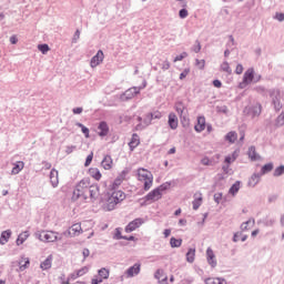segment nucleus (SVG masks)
<instances>
[{
	"instance_id": "48",
	"label": "nucleus",
	"mask_w": 284,
	"mask_h": 284,
	"mask_svg": "<svg viewBox=\"0 0 284 284\" xmlns=\"http://www.w3.org/2000/svg\"><path fill=\"white\" fill-rule=\"evenodd\" d=\"M276 128H282L284 125V111L281 112V114L275 120Z\"/></svg>"
},
{
	"instance_id": "19",
	"label": "nucleus",
	"mask_w": 284,
	"mask_h": 284,
	"mask_svg": "<svg viewBox=\"0 0 284 284\" xmlns=\"http://www.w3.org/2000/svg\"><path fill=\"white\" fill-rule=\"evenodd\" d=\"M49 179L52 187H59V171L57 169H51Z\"/></svg>"
},
{
	"instance_id": "45",
	"label": "nucleus",
	"mask_w": 284,
	"mask_h": 284,
	"mask_svg": "<svg viewBox=\"0 0 284 284\" xmlns=\"http://www.w3.org/2000/svg\"><path fill=\"white\" fill-rule=\"evenodd\" d=\"M38 50L41 54H48L50 52V45L48 43H40L38 44Z\"/></svg>"
},
{
	"instance_id": "38",
	"label": "nucleus",
	"mask_w": 284,
	"mask_h": 284,
	"mask_svg": "<svg viewBox=\"0 0 284 284\" xmlns=\"http://www.w3.org/2000/svg\"><path fill=\"white\" fill-rule=\"evenodd\" d=\"M156 187H158L160 194H162V196H163V193L168 192V190H170L172 187V182H170V181L164 182Z\"/></svg>"
},
{
	"instance_id": "35",
	"label": "nucleus",
	"mask_w": 284,
	"mask_h": 284,
	"mask_svg": "<svg viewBox=\"0 0 284 284\" xmlns=\"http://www.w3.org/2000/svg\"><path fill=\"white\" fill-rule=\"evenodd\" d=\"M253 91L261 94V97H267V94H270V90L264 85H256L253 88Z\"/></svg>"
},
{
	"instance_id": "18",
	"label": "nucleus",
	"mask_w": 284,
	"mask_h": 284,
	"mask_svg": "<svg viewBox=\"0 0 284 284\" xmlns=\"http://www.w3.org/2000/svg\"><path fill=\"white\" fill-rule=\"evenodd\" d=\"M247 156H248L250 161H252V162L261 161V154H258V152H256L255 145L248 146Z\"/></svg>"
},
{
	"instance_id": "2",
	"label": "nucleus",
	"mask_w": 284,
	"mask_h": 284,
	"mask_svg": "<svg viewBox=\"0 0 284 284\" xmlns=\"http://www.w3.org/2000/svg\"><path fill=\"white\" fill-rule=\"evenodd\" d=\"M138 181L144 182L143 190L144 192H150L152 185L154 184V175L151 171L145 168H139L136 171Z\"/></svg>"
},
{
	"instance_id": "27",
	"label": "nucleus",
	"mask_w": 284,
	"mask_h": 284,
	"mask_svg": "<svg viewBox=\"0 0 284 284\" xmlns=\"http://www.w3.org/2000/svg\"><path fill=\"white\" fill-rule=\"evenodd\" d=\"M274 170V162H267L266 164L262 165L258 174L265 176V174H270Z\"/></svg>"
},
{
	"instance_id": "31",
	"label": "nucleus",
	"mask_w": 284,
	"mask_h": 284,
	"mask_svg": "<svg viewBox=\"0 0 284 284\" xmlns=\"http://www.w3.org/2000/svg\"><path fill=\"white\" fill-rule=\"evenodd\" d=\"M23 168H26V162L24 161H17L16 163H13L11 174L12 175L19 174V172H21V170H23Z\"/></svg>"
},
{
	"instance_id": "50",
	"label": "nucleus",
	"mask_w": 284,
	"mask_h": 284,
	"mask_svg": "<svg viewBox=\"0 0 284 284\" xmlns=\"http://www.w3.org/2000/svg\"><path fill=\"white\" fill-rule=\"evenodd\" d=\"M149 115L151 116L152 121H154V119H163V113H161V111L149 112Z\"/></svg>"
},
{
	"instance_id": "57",
	"label": "nucleus",
	"mask_w": 284,
	"mask_h": 284,
	"mask_svg": "<svg viewBox=\"0 0 284 284\" xmlns=\"http://www.w3.org/2000/svg\"><path fill=\"white\" fill-rule=\"evenodd\" d=\"M273 19H275V21H280V23H283V21H284V12H275Z\"/></svg>"
},
{
	"instance_id": "54",
	"label": "nucleus",
	"mask_w": 284,
	"mask_h": 284,
	"mask_svg": "<svg viewBox=\"0 0 284 284\" xmlns=\"http://www.w3.org/2000/svg\"><path fill=\"white\" fill-rule=\"evenodd\" d=\"M213 201L219 205L223 201V192H217L213 195Z\"/></svg>"
},
{
	"instance_id": "64",
	"label": "nucleus",
	"mask_w": 284,
	"mask_h": 284,
	"mask_svg": "<svg viewBox=\"0 0 284 284\" xmlns=\"http://www.w3.org/2000/svg\"><path fill=\"white\" fill-rule=\"evenodd\" d=\"M205 284H217V277H207L204 281Z\"/></svg>"
},
{
	"instance_id": "46",
	"label": "nucleus",
	"mask_w": 284,
	"mask_h": 284,
	"mask_svg": "<svg viewBox=\"0 0 284 284\" xmlns=\"http://www.w3.org/2000/svg\"><path fill=\"white\" fill-rule=\"evenodd\" d=\"M201 205H203V197H195L192 202V207L194 211L199 210V207H201Z\"/></svg>"
},
{
	"instance_id": "30",
	"label": "nucleus",
	"mask_w": 284,
	"mask_h": 284,
	"mask_svg": "<svg viewBox=\"0 0 284 284\" xmlns=\"http://www.w3.org/2000/svg\"><path fill=\"white\" fill-rule=\"evenodd\" d=\"M112 163H113L112 156L109 154L104 155V158L101 161V165L103 166L104 170H112Z\"/></svg>"
},
{
	"instance_id": "33",
	"label": "nucleus",
	"mask_w": 284,
	"mask_h": 284,
	"mask_svg": "<svg viewBox=\"0 0 284 284\" xmlns=\"http://www.w3.org/2000/svg\"><path fill=\"white\" fill-rule=\"evenodd\" d=\"M52 267V255H49L43 262L40 264V270L43 272L50 270Z\"/></svg>"
},
{
	"instance_id": "12",
	"label": "nucleus",
	"mask_w": 284,
	"mask_h": 284,
	"mask_svg": "<svg viewBox=\"0 0 284 284\" xmlns=\"http://www.w3.org/2000/svg\"><path fill=\"white\" fill-rule=\"evenodd\" d=\"M98 136H100L101 139H105V136L110 134V125H108L106 121H100L98 124Z\"/></svg>"
},
{
	"instance_id": "22",
	"label": "nucleus",
	"mask_w": 284,
	"mask_h": 284,
	"mask_svg": "<svg viewBox=\"0 0 284 284\" xmlns=\"http://www.w3.org/2000/svg\"><path fill=\"white\" fill-rule=\"evenodd\" d=\"M99 190L100 187L98 186V184L91 185L89 189V196H90V201L91 203H95L97 199H99Z\"/></svg>"
},
{
	"instance_id": "8",
	"label": "nucleus",
	"mask_w": 284,
	"mask_h": 284,
	"mask_svg": "<svg viewBox=\"0 0 284 284\" xmlns=\"http://www.w3.org/2000/svg\"><path fill=\"white\" fill-rule=\"evenodd\" d=\"M139 90L136 87L129 88L123 93L120 94V101H132L134 97H138Z\"/></svg>"
},
{
	"instance_id": "6",
	"label": "nucleus",
	"mask_w": 284,
	"mask_h": 284,
	"mask_svg": "<svg viewBox=\"0 0 284 284\" xmlns=\"http://www.w3.org/2000/svg\"><path fill=\"white\" fill-rule=\"evenodd\" d=\"M57 234L59 233L53 231L51 232L42 231L41 233H36L39 241H42L43 243H57V241H61V237H59V235Z\"/></svg>"
},
{
	"instance_id": "28",
	"label": "nucleus",
	"mask_w": 284,
	"mask_h": 284,
	"mask_svg": "<svg viewBox=\"0 0 284 284\" xmlns=\"http://www.w3.org/2000/svg\"><path fill=\"white\" fill-rule=\"evenodd\" d=\"M30 239V231H24L20 233L16 240V245H23L24 241H28Z\"/></svg>"
},
{
	"instance_id": "17",
	"label": "nucleus",
	"mask_w": 284,
	"mask_h": 284,
	"mask_svg": "<svg viewBox=\"0 0 284 284\" xmlns=\"http://www.w3.org/2000/svg\"><path fill=\"white\" fill-rule=\"evenodd\" d=\"M168 125L170 130H176V128H179V116H176V113L174 112L169 113Z\"/></svg>"
},
{
	"instance_id": "40",
	"label": "nucleus",
	"mask_w": 284,
	"mask_h": 284,
	"mask_svg": "<svg viewBox=\"0 0 284 284\" xmlns=\"http://www.w3.org/2000/svg\"><path fill=\"white\" fill-rule=\"evenodd\" d=\"M125 239V235H123V229L122 227H116L113 234V240L114 241H123Z\"/></svg>"
},
{
	"instance_id": "4",
	"label": "nucleus",
	"mask_w": 284,
	"mask_h": 284,
	"mask_svg": "<svg viewBox=\"0 0 284 284\" xmlns=\"http://www.w3.org/2000/svg\"><path fill=\"white\" fill-rule=\"evenodd\" d=\"M163 199V193L158 190V187L150 191L144 197L140 199V207H146L149 203H156Z\"/></svg>"
},
{
	"instance_id": "3",
	"label": "nucleus",
	"mask_w": 284,
	"mask_h": 284,
	"mask_svg": "<svg viewBox=\"0 0 284 284\" xmlns=\"http://www.w3.org/2000/svg\"><path fill=\"white\" fill-rule=\"evenodd\" d=\"M268 95L272 99L271 105H273L275 112H281V110H283V103L281 102L283 91H281V89H270Z\"/></svg>"
},
{
	"instance_id": "47",
	"label": "nucleus",
	"mask_w": 284,
	"mask_h": 284,
	"mask_svg": "<svg viewBox=\"0 0 284 284\" xmlns=\"http://www.w3.org/2000/svg\"><path fill=\"white\" fill-rule=\"evenodd\" d=\"M283 174H284V164H281L277 168H275L273 172V176L278 178V176H283Z\"/></svg>"
},
{
	"instance_id": "63",
	"label": "nucleus",
	"mask_w": 284,
	"mask_h": 284,
	"mask_svg": "<svg viewBox=\"0 0 284 284\" xmlns=\"http://www.w3.org/2000/svg\"><path fill=\"white\" fill-rule=\"evenodd\" d=\"M103 282V278L99 277V275H94V277L91 280V284H101Z\"/></svg>"
},
{
	"instance_id": "1",
	"label": "nucleus",
	"mask_w": 284,
	"mask_h": 284,
	"mask_svg": "<svg viewBox=\"0 0 284 284\" xmlns=\"http://www.w3.org/2000/svg\"><path fill=\"white\" fill-rule=\"evenodd\" d=\"M125 201V192L123 191H106L104 196L100 197V203H106L105 210L106 212H112L116 209L119 203Z\"/></svg>"
},
{
	"instance_id": "59",
	"label": "nucleus",
	"mask_w": 284,
	"mask_h": 284,
	"mask_svg": "<svg viewBox=\"0 0 284 284\" xmlns=\"http://www.w3.org/2000/svg\"><path fill=\"white\" fill-rule=\"evenodd\" d=\"M195 65H197L199 70H205V60L195 59Z\"/></svg>"
},
{
	"instance_id": "58",
	"label": "nucleus",
	"mask_w": 284,
	"mask_h": 284,
	"mask_svg": "<svg viewBox=\"0 0 284 284\" xmlns=\"http://www.w3.org/2000/svg\"><path fill=\"white\" fill-rule=\"evenodd\" d=\"M187 74H190V68H185L181 73H180V81H183L187 78Z\"/></svg>"
},
{
	"instance_id": "13",
	"label": "nucleus",
	"mask_w": 284,
	"mask_h": 284,
	"mask_svg": "<svg viewBox=\"0 0 284 284\" xmlns=\"http://www.w3.org/2000/svg\"><path fill=\"white\" fill-rule=\"evenodd\" d=\"M206 122H205V115H199L196 118V123L194 124V131L197 132V134H201L203 130H205Z\"/></svg>"
},
{
	"instance_id": "39",
	"label": "nucleus",
	"mask_w": 284,
	"mask_h": 284,
	"mask_svg": "<svg viewBox=\"0 0 284 284\" xmlns=\"http://www.w3.org/2000/svg\"><path fill=\"white\" fill-rule=\"evenodd\" d=\"M174 110L180 116H183V112H185V104H183V101L175 102Z\"/></svg>"
},
{
	"instance_id": "60",
	"label": "nucleus",
	"mask_w": 284,
	"mask_h": 284,
	"mask_svg": "<svg viewBox=\"0 0 284 284\" xmlns=\"http://www.w3.org/2000/svg\"><path fill=\"white\" fill-rule=\"evenodd\" d=\"M192 51L195 52V54H199V52H201V41H195V44L192 47Z\"/></svg>"
},
{
	"instance_id": "21",
	"label": "nucleus",
	"mask_w": 284,
	"mask_h": 284,
	"mask_svg": "<svg viewBox=\"0 0 284 284\" xmlns=\"http://www.w3.org/2000/svg\"><path fill=\"white\" fill-rule=\"evenodd\" d=\"M241 150L236 149L235 151L232 152V154H229L224 158V163L226 165H232L234 163V161H236L239 159V154H240Z\"/></svg>"
},
{
	"instance_id": "37",
	"label": "nucleus",
	"mask_w": 284,
	"mask_h": 284,
	"mask_svg": "<svg viewBox=\"0 0 284 284\" xmlns=\"http://www.w3.org/2000/svg\"><path fill=\"white\" fill-rule=\"evenodd\" d=\"M98 276L102 278V281H106V278H110V268L102 267L98 270Z\"/></svg>"
},
{
	"instance_id": "11",
	"label": "nucleus",
	"mask_w": 284,
	"mask_h": 284,
	"mask_svg": "<svg viewBox=\"0 0 284 284\" xmlns=\"http://www.w3.org/2000/svg\"><path fill=\"white\" fill-rule=\"evenodd\" d=\"M103 59H105V54L103 53V50L100 49V50H98L97 54H94L91 58L90 67L97 68V67L101 65V63H103Z\"/></svg>"
},
{
	"instance_id": "53",
	"label": "nucleus",
	"mask_w": 284,
	"mask_h": 284,
	"mask_svg": "<svg viewBox=\"0 0 284 284\" xmlns=\"http://www.w3.org/2000/svg\"><path fill=\"white\" fill-rule=\"evenodd\" d=\"M187 57H189L187 52L183 51L182 53H180L173 59V63H176L178 61H183V59H187Z\"/></svg>"
},
{
	"instance_id": "41",
	"label": "nucleus",
	"mask_w": 284,
	"mask_h": 284,
	"mask_svg": "<svg viewBox=\"0 0 284 284\" xmlns=\"http://www.w3.org/2000/svg\"><path fill=\"white\" fill-rule=\"evenodd\" d=\"M121 183H123L121 179L115 178L114 181L109 185L108 192H114L119 185H121Z\"/></svg>"
},
{
	"instance_id": "5",
	"label": "nucleus",
	"mask_w": 284,
	"mask_h": 284,
	"mask_svg": "<svg viewBox=\"0 0 284 284\" xmlns=\"http://www.w3.org/2000/svg\"><path fill=\"white\" fill-rule=\"evenodd\" d=\"M252 83H254V68H248L244 72L242 82L237 84V88L240 90H245V88H247V85H252Z\"/></svg>"
},
{
	"instance_id": "49",
	"label": "nucleus",
	"mask_w": 284,
	"mask_h": 284,
	"mask_svg": "<svg viewBox=\"0 0 284 284\" xmlns=\"http://www.w3.org/2000/svg\"><path fill=\"white\" fill-rule=\"evenodd\" d=\"M222 72H226L227 74H232V68L230 67V63L227 61H224L221 64Z\"/></svg>"
},
{
	"instance_id": "52",
	"label": "nucleus",
	"mask_w": 284,
	"mask_h": 284,
	"mask_svg": "<svg viewBox=\"0 0 284 284\" xmlns=\"http://www.w3.org/2000/svg\"><path fill=\"white\" fill-rule=\"evenodd\" d=\"M216 179H217V181L212 186L213 190H216L217 185H221V183H219V182L225 181V175H223V173H217Z\"/></svg>"
},
{
	"instance_id": "56",
	"label": "nucleus",
	"mask_w": 284,
	"mask_h": 284,
	"mask_svg": "<svg viewBox=\"0 0 284 284\" xmlns=\"http://www.w3.org/2000/svg\"><path fill=\"white\" fill-rule=\"evenodd\" d=\"M130 172V170L124 169L121 171V173L116 176V179H120V181L123 183V181H125V176H128V173Z\"/></svg>"
},
{
	"instance_id": "36",
	"label": "nucleus",
	"mask_w": 284,
	"mask_h": 284,
	"mask_svg": "<svg viewBox=\"0 0 284 284\" xmlns=\"http://www.w3.org/2000/svg\"><path fill=\"white\" fill-rule=\"evenodd\" d=\"M183 245V239H181V237H179V239H176V237H174V236H172L171 239H170V246L174 250V248H176V247H181Z\"/></svg>"
},
{
	"instance_id": "24",
	"label": "nucleus",
	"mask_w": 284,
	"mask_h": 284,
	"mask_svg": "<svg viewBox=\"0 0 284 284\" xmlns=\"http://www.w3.org/2000/svg\"><path fill=\"white\" fill-rule=\"evenodd\" d=\"M12 237V230L8 229L6 231H2L0 234V245H6L8 241Z\"/></svg>"
},
{
	"instance_id": "9",
	"label": "nucleus",
	"mask_w": 284,
	"mask_h": 284,
	"mask_svg": "<svg viewBox=\"0 0 284 284\" xmlns=\"http://www.w3.org/2000/svg\"><path fill=\"white\" fill-rule=\"evenodd\" d=\"M144 223L145 221L142 217H136L128 223V225L124 227V232H126V234H130L134 232V230H138V227Z\"/></svg>"
},
{
	"instance_id": "7",
	"label": "nucleus",
	"mask_w": 284,
	"mask_h": 284,
	"mask_svg": "<svg viewBox=\"0 0 284 284\" xmlns=\"http://www.w3.org/2000/svg\"><path fill=\"white\" fill-rule=\"evenodd\" d=\"M263 112V105L261 103H256L255 105L245 106L243 109V113L246 116H251V119H256V116H261V113Z\"/></svg>"
},
{
	"instance_id": "23",
	"label": "nucleus",
	"mask_w": 284,
	"mask_h": 284,
	"mask_svg": "<svg viewBox=\"0 0 284 284\" xmlns=\"http://www.w3.org/2000/svg\"><path fill=\"white\" fill-rule=\"evenodd\" d=\"M261 173H253L247 182L248 187H256L261 183Z\"/></svg>"
},
{
	"instance_id": "62",
	"label": "nucleus",
	"mask_w": 284,
	"mask_h": 284,
	"mask_svg": "<svg viewBox=\"0 0 284 284\" xmlns=\"http://www.w3.org/2000/svg\"><path fill=\"white\" fill-rule=\"evenodd\" d=\"M30 267V258H26L23 264H20V270L23 272V270H28Z\"/></svg>"
},
{
	"instance_id": "10",
	"label": "nucleus",
	"mask_w": 284,
	"mask_h": 284,
	"mask_svg": "<svg viewBox=\"0 0 284 284\" xmlns=\"http://www.w3.org/2000/svg\"><path fill=\"white\" fill-rule=\"evenodd\" d=\"M141 274V263L136 262L125 271L126 278H134Z\"/></svg>"
},
{
	"instance_id": "15",
	"label": "nucleus",
	"mask_w": 284,
	"mask_h": 284,
	"mask_svg": "<svg viewBox=\"0 0 284 284\" xmlns=\"http://www.w3.org/2000/svg\"><path fill=\"white\" fill-rule=\"evenodd\" d=\"M128 145L130 152H134V150L141 145V138L136 133H133Z\"/></svg>"
},
{
	"instance_id": "32",
	"label": "nucleus",
	"mask_w": 284,
	"mask_h": 284,
	"mask_svg": "<svg viewBox=\"0 0 284 284\" xmlns=\"http://www.w3.org/2000/svg\"><path fill=\"white\" fill-rule=\"evenodd\" d=\"M240 190H241V181L237 180L229 189V194H231V196H236V194H239Z\"/></svg>"
},
{
	"instance_id": "43",
	"label": "nucleus",
	"mask_w": 284,
	"mask_h": 284,
	"mask_svg": "<svg viewBox=\"0 0 284 284\" xmlns=\"http://www.w3.org/2000/svg\"><path fill=\"white\" fill-rule=\"evenodd\" d=\"M180 123L184 130H190V118L185 115H180Z\"/></svg>"
},
{
	"instance_id": "55",
	"label": "nucleus",
	"mask_w": 284,
	"mask_h": 284,
	"mask_svg": "<svg viewBox=\"0 0 284 284\" xmlns=\"http://www.w3.org/2000/svg\"><path fill=\"white\" fill-rule=\"evenodd\" d=\"M79 183L80 185H83L85 190H88V187H92V185H90V178H84Z\"/></svg>"
},
{
	"instance_id": "44",
	"label": "nucleus",
	"mask_w": 284,
	"mask_h": 284,
	"mask_svg": "<svg viewBox=\"0 0 284 284\" xmlns=\"http://www.w3.org/2000/svg\"><path fill=\"white\" fill-rule=\"evenodd\" d=\"M187 4L184 3L183 8L179 10V17L180 19H187V17L190 16V12L187 11Z\"/></svg>"
},
{
	"instance_id": "61",
	"label": "nucleus",
	"mask_w": 284,
	"mask_h": 284,
	"mask_svg": "<svg viewBox=\"0 0 284 284\" xmlns=\"http://www.w3.org/2000/svg\"><path fill=\"white\" fill-rule=\"evenodd\" d=\"M80 37H81V30L77 29L72 38V43H77Z\"/></svg>"
},
{
	"instance_id": "51",
	"label": "nucleus",
	"mask_w": 284,
	"mask_h": 284,
	"mask_svg": "<svg viewBox=\"0 0 284 284\" xmlns=\"http://www.w3.org/2000/svg\"><path fill=\"white\" fill-rule=\"evenodd\" d=\"M93 159H94V152H91V153L85 158L84 168H90V165H92Z\"/></svg>"
},
{
	"instance_id": "42",
	"label": "nucleus",
	"mask_w": 284,
	"mask_h": 284,
	"mask_svg": "<svg viewBox=\"0 0 284 284\" xmlns=\"http://www.w3.org/2000/svg\"><path fill=\"white\" fill-rule=\"evenodd\" d=\"M72 236H79V234L83 233V229H81V224H73L71 226Z\"/></svg>"
},
{
	"instance_id": "29",
	"label": "nucleus",
	"mask_w": 284,
	"mask_h": 284,
	"mask_svg": "<svg viewBox=\"0 0 284 284\" xmlns=\"http://www.w3.org/2000/svg\"><path fill=\"white\" fill-rule=\"evenodd\" d=\"M88 174L94 179V181H101V178L103 176L98 168H90Z\"/></svg>"
},
{
	"instance_id": "25",
	"label": "nucleus",
	"mask_w": 284,
	"mask_h": 284,
	"mask_svg": "<svg viewBox=\"0 0 284 284\" xmlns=\"http://www.w3.org/2000/svg\"><path fill=\"white\" fill-rule=\"evenodd\" d=\"M219 159H221L220 154H216L215 159L214 158L210 159L209 156H204L201 160V163H202V165H216V163H219Z\"/></svg>"
},
{
	"instance_id": "26",
	"label": "nucleus",
	"mask_w": 284,
	"mask_h": 284,
	"mask_svg": "<svg viewBox=\"0 0 284 284\" xmlns=\"http://www.w3.org/2000/svg\"><path fill=\"white\" fill-rule=\"evenodd\" d=\"M236 139H239V133H236V131H230L224 135V141L231 145L236 143Z\"/></svg>"
},
{
	"instance_id": "20",
	"label": "nucleus",
	"mask_w": 284,
	"mask_h": 284,
	"mask_svg": "<svg viewBox=\"0 0 284 284\" xmlns=\"http://www.w3.org/2000/svg\"><path fill=\"white\" fill-rule=\"evenodd\" d=\"M88 272H90V268L88 266H83L77 270L75 272L71 273L69 277L71 281H77V278L84 276V274H88Z\"/></svg>"
},
{
	"instance_id": "16",
	"label": "nucleus",
	"mask_w": 284,
	"mask_h": 284,
	"mask_svg": "<svg viewBox=\"0 0 284 284\" xmlns=\"http://www.w3.org/2000/svg\"><path fill=\"white\" fill-rule=\"evenodd\" d=\"M206 261L211 267H216L217 262H216V255L214 254V251L212 247L206 248Z\"/></svg>"
},
{
	"instance_id": "14",
	"label": "nucleus",
	"mask_w": 284,
	"mask_h": 284,
	"mask_svg": "<svg viewBox=\"0 0 284 284\" xmlns=\"http://www.w3.org/2000/svg\"><path fill=\"white\" fill-rule=\"evenodd\" d=\"M83 192H85V189L83 187V185H81L80 182H78L77 185L74 186L71 201H73V202L79 201V199H81V196H83Z\"/></svg>"
},
{
	"instance_id": "34",
	"label": "nucleus",
	"mask_w": 284,
	"mask_h": 284,
	"mask_svg": "<svg viewBox=\"0 0 284 284\" xmlns=\"http://www.w3.org/2000/svg\"><path fill=\"white\" fill-rule=\"evenodd\" d=\"M185 256H186L187 263H193L194 258L196 257V248L195 247L187 248Z\"/></svg>"
}]
</instances>
